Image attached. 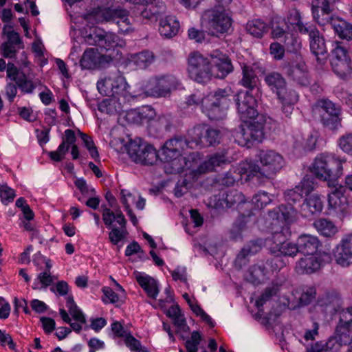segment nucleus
<instances>
[{
  "label": "nucleus",
  "instance_id": "obj_1",
  "mask_svg": "<svg viewBox=\"0 0 352 352\" xmlns=\"http://www.w3.org/2000/svg\"><path fill=\"white\" fill-rule=\"evenodd\" d=\"M233 92L230 87L219 88L210 92L205 97L200 94L188 96L186 103L189 106L201 105L202 112L210 120H219L226 116V111L231 103Z\"/></svg>",
  "mask_w": 352,
  "mask_h": 352
},
{
  "label": "nucleus",
  "instance_id": "obj_2",
  "mask_svg": "<svg viewBox=\"0 0 352 352\" xmlns=\"http://www.w3.org/2000/svg\"><path fill=\"white\" fill-rule=\"evenodd\" d=\"M261 166L253 163L246 162L241 164V170L248 177L257 178H270L275 175L283 165V158L274 151H261L259 155Z\"/></svg>",
  "mask_w": 352,
  "mask_h": 352
},
{
  "label": "nucleus",
  "instance_id": "obj_3",
  "mask_svg": "<svg viewBox=\"0 0 352 352\" xmlns=\"http://www.w3.org/2000/svg\"><path fill=\"white\" fill-rule=\"evenodd\" d=\"M343 161L330 154L317 156L312 165L313 173L320 179L327 181L329 186L335 187L342 175Z\"/></svg>",
  "mask_w": 352,
  "mask_h": 352
},
{
  "label": "nucleus",
  "instance_id": "obj_4",
  "mask_svg": "<svg viewBox=\"0 0 352 352\" xmlns=\"http://www.w3.org/2000/svg\"><path fill=\"white\" fill-rule=\"evenodd\" d=\"M187 72L190 78L199 83L208 82L213 75L210 60L198 52L188 55Z\"/></svg>",
  "mask_w": 352,
  "mask_h": 352
},
{
  "label": "nucleus",
  "instance_id": "obj_5",
  "mask_svg": "<svg viewBox=\"0 0 352 352\" xmlns=\"http://www.w3.org/2000/svg\"><path fill=\"white\" fill-rule=\"evenodd\" d=\"M126 151L129 157L137 164L152 166L158 160L156 149L141 138L131 140L126 146Z\"/></svg>",
  "mask_w": 352,
  "mask_h": 352
},
{
  "label": "nucleus",
  "instance_id": "obj_6",
  "mask_svg": "<svg viewBox=\"0 0 352 352\" xmlns=\"http://www.w3.org/2000/svg\"><path fill=\"white\" fill-rule=\"evenodd\" d=\"M128 85L125 78L119 73L116 72L104 77L97 82L98 91L104 96H118L123 98L127 96L132 100L133 96L127 91Z\"/></svg>",
  "mask_w": 352,
  "mask_h": 352
},
{
  "label": "nucleus",
  "instance_id": "obj_7",
  "mask_svg": "<svg viewBox=\"0 0 352 352\" xmlns=\"http://www.w3.org/2000/svg\"><path fill=\"white\" fill-rule=\"evenodd\" d=\"M102 220L104 225L111 228L109 234L110 241L117 245L125 237L126 221L121 211L113 212L108 208L102 209Z\"/></svg>",
  "mask_w": 352,
  "mask_h": 352
},
{
  "label": "nucleus",
  "instance_id": "obj_8",
  "mask_svg": "<svg viewBox=\"0 0 352 352\" xmlns=\"http://www.w3.org/2000/svg\"><path fill=\"white\" fill-rule=\"evenodd\" d=\"M204 23L212 35L228 32L232 27L231 16L225 9L214 8L208 10L204 15Z\"/></svg>",
  "mask_w": 352,
  "mask_h": 352
},
{
  "label": "nucleus",
  "instance_id": "obj_9",
  "mask_svg": "<svg viewBox=\"0 0 352 352\" xmlns=\"http://www.w3.org/2000/svg\"><path fill=\"white\" fill-rule=\"evenodd\" d=\"M84 42L88 45H97L106 51L117 47H123L125 43L118 36L112 32H107L99 28L91 29L90 32L83 37Z\"/></svg>",
  "mask_w": 352,
  "mask_h": 352
},
{
  "label": "nucleus",
  "instance_id": "obj_10",
  "mask_svg": "<svg viewBox=\"0 0 352 352\" xmlns=\"http://www.w3.org/2000/svg\"><path fill=\"white\" fill-rule=\"evenodd\" d=\"M316 108L320 113V121L324 126L333 131L341 126L342 109L339 105L329 100L322 99L317 101Z\"/></svg>",
  "mask_w": 352,
  "mask_h": 352
},
{
  "label": "nucleus",
  "instance_id": "obj_11",
  "mask_svg": "<svg viewBox=\"0 0 352 352\" xmlns=\"http://www.w3.org/2000/svg\"><path fill=\"white\" fill-rule=\"evenodd\" d=\"M177 85V80L173 76L155 77L143 85V94L145 96L166 97Z\"/></svg>",
  "mask_w": 352,
  "mask_h": 352
},
{
  "label": "nucleus",
  "instance_id": "obj_12",
  "mask_svg": "<svg viewBox=\"0 0 352 352\" xmlns=\"http://www.w3.org/2000/svg\"><path fill=\"white\" fill-rule=\"evenodd\" d=\"M331 66L333 72L341 79L349 80L352 74L351 58L347 50L338 45L332 52Z\"/></svg>",
  "mask_w": 352,
  "mask_h": 352
},
{
  "label": "nucleus",
  "instance_id": "obj_13",
  "mask_svg": "<svg viewBox=\"0 0 352 352\" xmlns=\"http://www.w3.org/2000/svg\"><path fill=\"white\" fill-rule=\"evenodd\" d=\"M235 100L238 113L243 122L248 123L249 120L256 118L258 116L257 100L250 91L239 93Z\"/></svg>",
  "mask_w": 352,
  "mask_h": 352
},
{
  "label": "nucleus",
  "instance_id": "obj_14",
  "mask_svg": "<svg viewBox=\"0 0 352 352\" xmlns=\"http://www.w3.org/2000/svg\"><path fill=\"white\" fill-rule=\"evenodd\" d=\"M3 34L6 36V41L1 44L2 56L6 58H14L19 50L24 48L23 42L19 34L12 30V27L5 25Z\"/></svg>",
  "mask_w": 352,
  "mask_h": 352
},
{
  "label": "nucleus",
  "instance_id": "obj_15",
  "mask_svg": "<svg viewBox=\"0 0 352 352\" xmlns=\"http://www.w3.org/2000/svg\"><path fill=\"white\" fill-rule=\"evenodd\" d=\"M276 261L277 258H274L252 265L248 272L246 279L253 284L261 283L271 272L276 270L277 266L274 267V265H277Z\"/></svg>",
  "mask_w": 352,
  "mask_h": 352
},
{
  "label": "nucleus",
  "instance_id": "obj_16",
  "mask_svg": "<svg viewBox=\"0 0 352 352\" xmlns=\"http://www.w3.org/2000/svg\"><path fill=\"white\" fill-rule=\"evenodd\" d=\"M338 314L336 332L342 342L352 343V307L342 309Z\"/></svg>",
  "mask_w": 352,
  "mask_h": 352
},
{
  "label": "nucleus",
  "instance_id": "obj_17",
  "mask_svg": "<svg viewBox=\"0 0 352 352\" xmlns=\"http://www.w3.org/2000/svg\"><path fill=\"white\" fill-rule=\"evenodd\" d=\"M243 201V194L238 190H232L214 195L210 201V204L216 209H228Z\"/></svg>",
  "mask_w": 352,
  "mask_h": 352
},
{
  "label": "nucleus",
  "instance_id": "obj_18",
  "mask_svg": "<svg viewBox=\"0 0 352 352\" xmlns=\"http://www.w3.org/2000/svg\"><path fill=\"white\" fill-rule=\"evenodd\" d=\"M333 256L336 263L342 267L352 264V234L342 239L333 250Z\"/></svg>",
  "mask_w": 352,
  "mask_h": 352
},
{
  "label": "nucleus",
  "instance_id": "obj_19",
  "mask_svg": "<svg viewBox=\"0 0 352 352\" xmlns=\"http://www.w3.org/2000/svg\"><path fill=\"white\" fill-rule=\"evenodd\" d=\"M108 96L109 98L103 100L98 104V110L110 115L123 113L126 110L125 107L131 100L128 99L126 96H124L123 98L118 96Z\"/></svg>",
  "mask_w": 352,
  "mask_h": 352
},
{
  "label": "nucleus",
  "instance_id": "obj_20",
  "mask_svg": "<svg viewBox=\"0 0 352 352\" xmlns=\"http://www.w3.org/2000/svg\"><path fill=\"white\" fill-rule=\"evenodd\" d=\"M340 0H313L311 12L314 19L320 25L327 23L325 17L329 16L333 6Z\"/></svg>",
  "mask_w": 352,
  "mask_h": 352
},
{
  "label": "nucleus",
  "instance_id": "obj_21",
  "mask_svg": "<svg viewBox=\"0 0 352 352\" xmlns=\"http://www.w3.org/2000/svg\"><path fill=\"white\" fill-rule=\"evenodd\" d=\"M228 162L229 161L225 153H214L208 156L206 160L201 163L197 169L192 170L193 177L213 171L217 167L222 166Z\"/></svg>",
  "mask_w": 352,
  "mask_h": 352
},
{
  "label": "nucleus",
  "instance_id": "obj_22",
  "mask_svg": "<svg viewBox=\"0 0 352 352\" xmlns=\"http://www.w3.org/2000/svg\"><path fill=\"white\" fill-rule=\"evenodd\" d=\"M269 216L274 221L272 225L277 226L280 221L282 226H288L295 220L296 210L290 204H282L274 210L270 211Z\"/></svg>",
  "mask_w": 352,
  "mask_h": 352
},
{
  "label": "nucleus",
  "instance_id": "obj_23",
  "mask_svg": "<svg viewBox=\"0 0 352 352\" xmlns=\"http://www.w3.org/2000/svg\"><path fill=\"white\" fill-rule=\"evenodd\" d=\"M327 23L329 24L336 34L341 39L352 41V23L336 16H327Z\"/></svg>",
  "mask_w": 352,
  "mask_h": 352
},
{
  "label": "nucleus",
  "instance_id": "obj_24",
  "mask_svg": "<svg viewBox=\"0 0 352 352\" xmlns=\"http://www.w3.org/2000/svg\"><path fill=\"white\" fill-rule=\"evenodd\" d=\"M162 153L164 160L172 163L175 171L180 173L189 168L186 157H183L182 153L177 151V148L164 144Z\"/></svg>",
  "mask_w": 352,
  "mask_h": 352
},
{
  "label": "nucleus",
  "instance_id": "obj_25",
  "mask_svg": "<svg viewBox=\"0 0 352 352\" xmlns=\"http://www.w3.org/2000/svg\"><path fill=\"white\" fill-rule=\"evenodd\" d=\"M211 58L214 68L217 70V73L213 74L216 77L223 78L232 71L231 60L226 54L214 52L211 54Z\"/></svg>",
  "mask_w": 352,
  "mask_h": 352
},
{
  "label": "nucleus",
  "instance_id": "obj_26",
  "mask_svg": "<svg viewBox=\"0 0 352 352\" xmlns=\"http://www.w3.org/2000/svg\"><path fill=\"white\" fill-rule=\"evenodd\" d=\"M205 124H197L189 129L185 138L190 148H201L206 147L204 142Z\"/></svg>",
  "mask_w": 352,
  "mask_h": 352
},
{
  "label": "nucleus",
  "instance_id": "obj_27",
  "mask_svg": "<svg viewBox=\"0 0 352 352\" xmlns=\"http://www.w3.org/2000/svg\"><path fill=\"white\" fill-rule=\"evenodd\" d=\"M107 56L100 55L96 49L89 48L84 52L80 64L82 69H94L99 67L102 60H107Z\"/></svg>",
  "mask_w": 352,
  "mask_h": 352
},
{
  "label": "nucleus",
  "instance_id": "obj_28",
  "mask_svg": "<svg viewBox=\"0 0 352 352\" xmlns=\"http://www.w3.org/2000/svg\"><path fill=\"white\" fill-rule=\"evenodd\" d=\"M333 188L331 192L328 193L329 207L335 210L344 212L346 204V199L344 195L345 190L342 186Z\"/></svg>",
  "mask_w": 352,
  "mask_h": 352
},
{
  "label": "nucleus",
  "instance_id": "obj_29",
  "mask_svg": "<svg viewBox=\"0 0 352 352\" xmlns=\"http://www.w3.org/2000/svg\"><path fill=\"white\" fill-rule=\"evenodd\" d=\"M272 236L265 240V245L269 246H280L283 244L287 237L290 236L291 232L288 226H274L272 225Z\"/></svg>",
  "mask_w": 352,
  "mask_h": 352
},
{
  "label": "nucleus",
  "instance_id": "obj_30",
  "mask_svg": "<svg viewBox=\"0 0 352 352\" xmlns=\"http://www.w3.org/2000/svg\"><path fill=\"white\" fill-rule=\"evenodd\" d=\"M254 120H249L246 129H242L243 137L247 141L261 142L264 138L263 123Z\"/></svg>",
  "mask_w": 352,
  "mask_h": 352
},
{
  "label": "nucleus",
  "instance_id": "obj_31",
  "mask_svg": "<svg viewBox=\"0 0 352 352\" xmlns=\"http://www.w3.org/2000/svg\"><path fill=\"white\" fill-rule=\"evenodd\" d=\"M321 267L320 260L314 256H305L301 258L296 264L295 270L300 274H312Z\"/></svg>",
  "mask_w": 352,
  "mask_h": 352
},
{
  "label": "nucleus",
  "instance_id": "obj_32",
  "mask_svg": "<svg viewBox=\"0 0 352 352\" xmlns=\"http://www.w3.org/2000/svg\"><path fill=\"white\" fill-rule=\"evenodd\" d=\"M297 244L300 252L312 255L317 251L320 245V241L316 236L310 234H302L297 239Z\"/></svg>",
  "mask_w": 352,
  "mask_h": 352
},
{
  "label": "nucleus",
  "instance_id": "obj_33",
  "mask_svg": "<svg viewBox=\"0 0 352 352\" xmlns=\"http://www.w3.org/2000/svg\"><path fill=\"white\" fill-rule=\"evenodd\" d=\"M287 74L300 85L306 86L309 83L307 67L304 63L289 65Z\"/></svg>",
  "mask_w": 352,
  "mask_h": 352
},
{
  "label": "nucleus",
  "instance_id": "obj_34",
  "mask_svg": "<svg viewBox=\"0 0 352 352\" xmlns=\"http://www.w3.org/2000/svg\"><path fill=\"white\" fill-rule=\"evenodd\" d=\"M179 28V23L175 16H167L161 19L159 31L162 36L171 38L178 33Z\"/></svg>",
  "mask_w": 352,
  "mask_h": 352
},
{
  "label": "nucleus",
  "instance_id": "obj_35",
  "mask_svg": "<svg viewBox=\"0 0 352 352\" xmlns=\"http://www.w3.org/2000/svg\"><path fill=\"white\" fill-rule=\"evenodd\" d=\"M136 279L139 285L146 292L148 297L156 299L160 292L157 280L146 274L138 275Z\"/></svg>",
  "mask_w": 352,
  "mask_h": 352
},
{
  "label": "nucleus",
  "instance_id": "obj_36",
  "mask_svg": "<svg viewBox=\"0 0 352 352\" xmlns=\"http://www.w3.org/2000/svg\"><path fill=\"white\" fill-rule=\"evenodd\" d=\"M309 45L310 50L316 56L317 61L320 64L324 63L327 54L324 38L319 33L314 38L310 39Z\"/></svg>",
  "mask_w": 352,
  "mask_h": 352
},
{
  "label": "nucleus",
  "instance_id": "obj_37",
  "mask_svg": "<svg viewBox=\"0 0 352 352\" xmlns=\"http://www.w3.org/2000/svg\"><path fill=\"white\" fill-rule=\"evenodd\" d=\"M323 208V203L318 195H312L307 198L301 206L305 216L320 213Z\"/></svg>",
  "mask_w": 352,
  "mask_h": 352
},
{
  "label": "nucleus",
  "instance_id": "obj_38",
  "mask_svg": "<svg viewBox=\"0 0 352 352\" xmlns=\"http://www.w3.org/2000/svg\"><path fill=\"white\" fill-rule=\"evenodd\" d=\"M15 83L22 94H32L37 86L41 84V82L38 78L33 79L29 75L21 73Z\"/></svg>",
  "mask_w": 352,
  "mask_h": 352
},
{
  "label": "nucleus",
  "instance_id": "obj_39",
  "mask_svg": "<svg viewBox=\"0 0 352 352\" xmlns=\"http://www.w3.org/2000/svg\"><path fill=\"white\" fill-rule=\"evenodd\" d=\"M246 31L256 38H262L268 31L267 24L262 19H255L248 21Z\"/></svg>",
  "mask_w": 352,
  "mask_h": 352
},
{
  "label": "nucleus",
  "instance_id": "obj_40",
  "mask_svg": "<svg viewBox=\"0 0 352 352\" xmlns=\"http://www.w3.org/2000/svg\"><path fill=\"white\" fill-rule=\"evenodd\" d=\"M258 78L252 66L244 65L242 67V78L240 83L250 90H253L257 85Z\"/></svg>",
  "mask_w": 352,
  "mask_h": 352
},
{
  "label": "nucleus",
  "instance_id": "obj_41",
  "mask_svg": "<svg viewBox=\"0 0 352 352\" xmlns=\"http://www.w3.org/2000/svg\"><path fill=\"white\" fill-rule=\"evenodd\" d=\"M265 82L276 94L280 93L287 85L285 79L278 72H271L267 74L265 77Z\"/></svg>",
  "mask_w": 352,
  "mask_h": 352
},
{
  "label": "nucleus",
  "instance_id": "obj_42",
  "mask_svg": "<svg viewBox=\"0 0 352 352\" xmlns=\"http://www.w3.org/2000/svg\"><path fill=\"white\" fill-rule=\"evenodd\" d=\"M314 226L317 231L322 236L331 237L338 232L334 223L327 219H318L314 222Z\"/></svg>",
  "mask_w": 352,
  "mask_h": 352
},
{
  "label": "nucleus",
  "instance_id": "obj_43",
  "mask_svg": "<svg viewBox=\"0 0 352 352\" xmlns=\"http://www.w3.org/2000/svg\"><path fill=\"white\" fill-rule=\"evenodd\" d=\"M270 250L276 256H288L294 257L298 252H300L298 244L290 242H285L280 248L271 246Z\"/></svg>",
  "mask_w": 352,
  "mask_h": 352
},
{
  "label": "nucleus",
  "instance_id": "obj_44",
  "mask_svg": "<svg viewBox=\"0 0 352 352\" xmlns=\"http://www.w3.org/2000/svg\"><path fill=\"white\" fill-rule=\"evenodd\" d=\"M154 60V55L151 52L142 51L133 54L131 61L138 69H145Z\"/></svg>",
  "mask_w": 352,
  "mask_h": 352
},
{
  "label": "nucleus",
  "instance_id": "obj_45",
  "mask_svg": "<svg viewBox=\"0 0 352 352\" xmlns=\"http://www.w3.org/2000/svg\"><path fill=\"white\" fill-rule=\"evenodd\" d=\"M265 245L262 239L252 240L246 244L237 256V259H243L250 255L258 252L262 247Z\"/></svg>",
  "mask_w": 352,
  "mask_h": 352
},
{
  "label": "nucleus",
  "instance_id": "obj_46",
  "mask_svg": "<svg viewBox=\"0 0 352 352\" xmlns=\"http://www.w3.org/2000/svg\"><path fill=\"white\" fill-rule=\"evenodd\" d=\"M280 285L277 283H272V285L267 287L259 298L256 300L255 305L258 309V311L261 312L263 310L261 307L270 299L277 295L279 291Z\"/></svg>",
  "mask_w": 352,
  "mask_h": 352
},
{
  "label": "nucleus",
  "instance_id": "obj_47",
  "mask_svg": "<svg viewBox=\"0 0 352 352\" xmlns=\"http://www.w3.org/2000/svg\"><path fill=\"white\" fill-rule=\"evenodd\" d=\"M103 16L106 21H111L115 23H118V21H124L125 18H130L129 11L120 8L105 10Z\"/></svg>",
  "mask_w": 352,
  "mask_h": 352
},
{
  "label": "nucleus",
  "instance_id": "obj_48",
  "mask_svg": "<svg viewBox=\"0 0 352 352\" xmlns=\"http://www.w3.org/2000/svg\"><path fill=\"white\" fill-rule=\"evenodd\" d=\"M66 306L72 318L80 323H86V319L81 310L76 305L72 296L67 298Z\"/></svg>",
  "mask_w": 352,
  "mask_h": 352
},
{
  "label": "nucleus",
  "instance_id": "obj_49",
  "mask_svg": "<svg viewBox=\"0 0 352 352\" xmlns=\"http://www.w3.org/2000/svg\"><path fill=\"white\" fill-rule=\"evenodd\" d=\"M283 104H294L298 100V95L293 89L285 87L280 93L276 94Z\"/></svg>",
  "mask_w": 352,
  "mask_h": 352
},
{
  "label": "nucleus",
  "instance_id": "obj_50",
  "mask_svg": "<svg viewBox=\"0 0 352 352\" xmlns=\"http://www.w3.org/2000/svg\"><path fill=\"white\" fill-rule=\"evenodd\" d=\"M221 138V133L219 130L210 128L205 124L204 142L206 147L219 144Z\"/></svg>",
  "mask_w": 352,
  "mask_h": 352
},
{
  "label": "nucleus",
  "instance_id": "obj_51",
  "mask_svg": "<svg viewBox=\"0 0 352 352\" xmlns=\"http://www.w3.org/2000/svg\"><path fill=\"white\" fill-rule=\"evenodd\" d=\"M201 336L199 331H194L191 333V336L185 342V347L187 352H197L198 346L201 341ZM203 352H207L204 350Z\"/></svg>",
  "mask_w": 352,
  "mask_h": 352
},
{
  "label": "nucleus",
  "instance_id": "obj_52",
  "mask_svg": "<svg viewBox=\"0 0 352 352\" xmlns=\"http://www.w3.org/2000/svg\"><path fill=\"white\" fill-rule=\"evenodd\" d=\"M351 344V343H344L342 342L339 335L336 332V336L329 338L325 344H323V350L329 352H338L342 345H349Z\"/></svg>",
  "mask_w": 352,
  "mask_h": 352
},
{
  "label": "nucleus",
  "instance_id": "obj_53",
  "mask_svg": "<svg viewBox=\"0 0 352 352\" xmlns=\"http://www.w3.org/2000/svg\"><path fill=\"white\" fill-rule=\"evenodd\" d=\"M287 25L284 20L276 21L273 23L272 36L274 38L280 39L285 38L287 39Z\"/></svg>",
  "mask_w": 352,
  "mask_h": 352
},
{
  "label": "nucleus",
  "instance_id": "obj_54",
  "mask_svg": "<svg viewBox=\"0 0 352 352\" xmlns=\"http://www.w3.org/2000/svg\"><path fill=\"white\" fill-rule=\"evenodd\" d=\"M15 196L14 190L6 184H0V198L3 204L7 205L12 202Z\"/></svg>",
  "mask_w": 352,
  "mask_h": 352
},
{
  "label": "nucleus",
  "instance_id": "obj_55",
  "mask_svg": "<svg viewBox=\"0 0 352 352\" xmlns=\"http://www.w3.org/2000/svg\"><path fill=\"white\" fill-rule=\"evenodd\" d=\"M252 204L258 209H262L269 204L272 199L266 192H258L252 199Z\"/></svg>",
  "mask_w": 352,
  "mask_h": 352
},
{
  "label": "nucleus",
  "instance_id": "obj_56",
  "mask_svg": "<svg viewBox=\"0 0 352 352\" xmlns=\"http://www.w3.org/2000/svg\"><path fill=\"white\" fill-rule=\"evenodd\" d=\"M125 344L133 352H148L145 347H142L140 342L130 333L124 338Z\"/></svg>",
  "mask_w": 352,
  "mask_h": 352
},
{
  "label": "nucleus",
  "instance_id": "obj_57",
  "mask_svg": "<svg viewBox=\"0 0 352 352\" xmlns=\"http://www.w3.org/2000/svg\"><path fill=\"white\" fill-rule=\"evenodd\" d=\"M300 186H296L293 189L288 190L285 192V200L288 202L287 204H294L300 201L303 197Z\"/></svg>",
  "mask_w": 352,
  "mask_h": 352
},
{
  "label": "nucleus",
  "instance_id": "obj_58",
  "mask_svg": "<svg viewBox=\"0 0 352 352\" xmlns=\"http://www.w3.org/2000/svg\"><path fill=\"white\" fill-rule=\"evenodd\" d=\"M121 195H122L121 201H122V204L124 205L125 210H126L127 214L130 217L131 221H132V223L134 226L137 225L138 219H137L135 215L133 214L132 210L130 208V204L127 201V199H126V197H129V198H133L132 194L126 190H122Z\"/></svg>",
  "mask_w": 352,
  "mask_h": 352
},
{
  "label": "nucleus",
  "instance_id": "obj_59",
  "mask_svg": "<svg viewBox=\"0 0 352 352\" xmlns=\"http://www.w3.org/2000/svg\"><path fill=\"white\" fill-rule=\"evenodd\" d=\"M80 136L91 157L94 160L99 158L98 151L91 138L83 133H80Z\"/></svg>",
  "mask_w": 352,
  "mask_h": 352
},
{
  "label": "nucleus",
  "instance_id": "obj_60",
  "mask_svg": "<svg viewBox=\"0 0 352 352\" xmlns=\"http://www.w3.org/2000/svg\"><path fill=\"white\" fill-rule=\"evenodd\" d=\"M164 144L173 148H177L181 153L186 148H189L185 138L182 137H175L167 140Z\"/></svg>",
  "mask_w": 352,
  "mask_h": 352
},
{
  "label": "nucleus",
  "instance_id": "obj_61",
  "mask_svg": "<svg viewBox=\"0 0 352 352\" xmlns=\"http://www.w3.org/2000/svg\"><path fill=\"white\" fill-rule=\"evenodd\" d=\"M125 115L124 118L126 122L129 124H140L142 122V114L136 109L127 110L125 107Z\"/></svg>",
  "mask_w": 352,
  "mask_h": 352
},
{
  "label": "nucleus",
  "instance_id": "obj_62",
  "mask_svg": "<svg viewBox=\"0 0 352 352\" xmlns=\"http://www.w3.org/2000/svg\"><path fill=\"white\" fill-rule=\"evenodd\" d=\"M316 295V288L309 287L306 288L300 297V303L302 305H307L315 299Z\"/></svg>",
  "mask_w": 352,
  "mask_h": 352
},
{
  "label": "nucleus",
  "instance_id": "obj_63",
  "mask_svg": "<svg viewBox=\"0 0 352 352\" xmlns=\"http://www.w3.org/2000/svg\"><path fill=\"white\" fill-rule=\"evenodd\" d=\"M286 23H288L292 26L298 28L302 23L300 12L296 9L289 10L287 15Z\"/></svg>",
  "mask_w": 352,
  "mask_h": 352
},
{
  "label": "nucleus",
  "instance_id": "obj_64",
  "mask_svg": "<svg viewBox=\"0 0 352 352\" xmlns=\"http://www.w3.org/2000/svg\"><path fill=\"white\" fill-rule=\"evenodd\" d=\"M339 146L345 153L352 155V134H346L339 139Z\"/></svg>",
  "mask_w": 352,
  "mask_h": 352
}]
</instances>
